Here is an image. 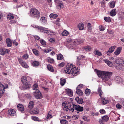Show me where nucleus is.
Returning <instances> with one entry per match:
<instances>
[{"mask_svg":"<svg viewBox=\"0 0 124 124\" xmlns=\"http://www.w3.org/2000/svg\"><path fill=\"white\" fill-rule=\"evenodd\" d=\"M94 70L96 72L98 77L101 78L104 81H108L110 78L113 72L109 71H101L95 69Z\"/></svg>","mask_w":124,"mask_h":124,"instance_id":"f257e3e1","label":"nucleus"},{"mask_svg":"<svg viewBox=\"0 0 124 124\" xmlns=\"http://www.w3.org/2000/svg\"><path fill=\"white\" fill-rule=\"evenodd\" d=\"M64 110L67 111L69 110L72 111V112L74 111V109L79 112H82L83 110V108L78 105L74 104L70 102L69 103L68 106H66L63 108Z\"/></svg>","mask_w":124,"mask_h":124,"instance_id":"f03ea898","label":"nucleus"},{"mask_svg":"<svg viewBox=\"0 0 124 124\" xmlns=\"http://www.w3.org/2000/svg\"><path fill=\"white\" fill-rule=\"evenodd\" d=\"M65 72L68 74H71L73 76H76L77 74V68L72 64L67 66L64 69Z\"/></svg>","mask_w":124,"mask_h":124,"instance_id":"7ed1b4c3","label":"nucleus"},{"mask_svg":"<svg viewBox=\"0 0 124 124\" xmlns=\"http://www.w3.org/2000/svg\"><path fill=\"white\" fill-rule=\"evenodd\" d=\"M115 67L117 70H122L124 67V60L120 59H116L115 61Z\"/></svg>","mask_w":124,"mask_h":124,"instance_id":"20e7f679","label":"nucleus"},{"mask_svg":"<svg viewBox=\"0 0 124 124\" xmlns=\"http://www.w3.org/2000/svg\"><path fill=\"white\" fill-rule=\"evenodd\" d=\"M30 16L32 17L38 19L40 17V15L39 11L35 8H32L30 11Z\"/></svg>","mask_w":124,"mask_h":124,"instance_id":"39448f33","label":"nucleus"},{"mask_svg":"<svg viewBox=\"0 0 124 124\" xmlns=\"http://www.w3.org/2000/svg\"><path fill=\"white\" fill-rule=\"evenodd\" d=\"M21 80L23 84V86L25 87V89H26L31 87V85L27 81V78L26 77H22L21 79Z\"/></svg>","mask_w":124,"mask_h":124,"instance_id":"423d86ee","label":"nucleus"},{"mask_svg":"<svg viewBox=\"0 0 124 124\" xmlns=\"http://www.w3.org/2000/svg\"><path fill=\"white\" fill-rule=\"evenodd\" d=\"M75 43V42L74 40L70 39L65 42L64 44L68 48L72 49Z\"/></svg>","mask_w":124,"mask_h":124,"instance_id":"0eeeda50","label":"nucleus"},{"mask_svg":"<svg viewBox=\"0 0 124 124\" xmlns=\"http://www.w3.org/2000/svg\"><path fill=\"white\" fill-rule=\"evenodd\" d=\"M116 46H114L110 47L109 48L108 50L107 51L106 54L108 55L109 56L113 52Z\"/></svg>","mask_w":124,"mask_h":124,"instance_id":"6e6552de","label":"nucleus"},{"mask_svg":"<svg viewBox=\"0 0 124 124\" xmlns=\"http://www.w3.org/2000/svg\"><path fill=\"white\" fill-rule=\"evenodd\" d=\"M36 27L38 28L40 32H41L46 33L48 31V29L42 27L36 26Z\"/></svg>","mask_w":124,"mask_h":124,"instance_id":"1a4fd4ad","label":"nucleus"},{"mask_svg":"<svg viewBox=\"0 0 124 124\" xmlns=\"http://www.w3.org/2000/svg\"><path fill=\"white\" fill-rule=\"evenodd\" d=\"M18 61L20 64L23 67L27 68H29V67L28 65H27L26 63L23 61L22 59H18Z\"/></svg>","mask_w":124,"mask_h":124,"instance_id":"9d476101","label":"nucleus"},{"mask_svg":"<svg viewBox=\"0 0 124 124\" xmlns=\"http://www.w3.org/2000/svg\"><path fill=\"white\" fill-rule=\"evenodd\" d=\"M33 94L37 99H40L42 98L41 93L39 90L34 92Z\"/></svg>","mask_w":124,"mask_h":124,"instance_id":"9b49d317","label":"nucleus"},{"mask_svg":"<svg viewBox=\"0 0 124 124\" xmlns=\"http://www.w3.org/2000/svg\"><path fill=\"white\" fill-rule=\"evenodd\" d=\"M40 21L41 23L43 25H45L47 23V19L45 17H42Z\"/></svg>","mask_w":124,"mask_h":124,"instance_id":"f8f14e48","label":"nucleus"},{"mask_svg":"<svg viewBox=\"0 0 124 124\" xmlns=\"http://www.w3.org/2000/svg\"><path fill=\"white\" fill-rule=\"evenodd\" d=\"M63 4L62 1L56 4V8L60 10L63 7Z\"/></svg>","mask_w":124,"mask_h":124,"instance_id":"ddd939ff","label":"nucleus"},{"mask_svg":"<svg viewBox=\"0 0 124 124\" xmlns=\"http://www.w3.org/2000/svg\"><path fill=\"white\" fill-rule=\"evenodd\" d=\"M122 49V47L117 48L116 50L114 52V54L116 55H118L120 54Z\"/></svg>","mask_w":124,"mask_h":124,"instance_id":"4468645a","label":"nucleus"},{"mask_svg":"<svg viewBox=\"0 0 124 124\" xmlns=\"http://www.w3.org/2000/svg\"><path fill=\"white\" fill-rule=\"evenodd\" d=\"M8 114L10 116H13L16 114V111L13 109H10L9 110L8 112Z\"/></svg>","mask_w":124,"mask_h":124,"instance_id":"2eb2a0df","label":"nucleus"},{"mask_svg":"<svg viewBox=\"0 0 124 124\" xmlns=\"http://www.w3.org/2000/svg\"><path fill=\"white\" fill-rule=\"evenodd\" d=\"M17 108L19 111H22L24 110V108L23 105L21 104H19L17 105Z\"/></svg>","mask_w":124,"mask_h":124,"instance_id":"dca6fc26","label":"nucleus"},{"mask_svg":"<svg viewBox=\"0 0 124 124\" xmlns=\"http://www.w3.org/2000/svg\"><path fill=\"white\" fill-rule=\"evenodd\" d=\"M98 92L99 96L101 98H102L104 96V95L103 92L101 90V87H98Z\"/></svg>","mask_w":124,"mask_h":124,"instance_id":"f3484780","label":"nucleus"},{"mask_svg":"<svg viewBox=\"0 0 124 124\" xmlns=\"http://www.w3.org/2000/svg\"><path fill=\"white\" fill-rule=\"evenodd\" d=\"M34 106V102L33 101H31L29 103L28 105V109H27V111L28 112L29 109V110L30 109H31Z\"/></svg>","mask_w":124,"mask_h":124,"instance_id":"a211bd4d","label":"nucleus"},{"mask_svg":"<svg viewBox=\"0 0 124 124\" xmlns=\"http://www.w3.org/2000/svg\"><path fill=\"white\" fill-rule=\"evenodd\" d=\"M6 42L8 47H11L12 46V43L11 40L9 38L6 39Z\"/></svg>","mask_w":124,"mask_h":124,"instance_id":"6ab92c4d","label":"nucleus"},{"mask_svg":"<svg viewBox=\"0 0 124 124\" xmlns=\"http://www.w3.org/2000/svg\"><path fill=\"white\" fill-rule=\"evenodd\" d=\"M28 112L29 113L31 114H36L39 113V111L38 109L32 111L31 109H30V110H29V109Z\"/></svg>","mask_w":124,"mask_h":124,"instance_id":"aec40b11","label":"nucleus"},{"mask_svg":"<svg viewBox=\"0 0 124 124\" xmlns=\"http://www.w3.org/2000/svg\"><path fill=\"white\" fill-rule=\"evenodd\" d=\"M66 91L67 94L69 96L71 97L73 95V93L72 90L69 89H67L66 90Z\"/></svg>","mask_w":124,"mask_h":124,"instance_id":"412c9836","label":"nucleus"},{"mask_svg":"<svg viewBox=\"0 0 124 124\" xmlns=\"http://www.w3.org/2000/svg\"><path fill=\"white\" fill-rule=\"evenodd\" d=\"M66 82V80L65 78H60V84L62 86L64 85Z\"/></svg>","mask_w":124,"mask_h":124,"instance_id":"4be33fe9","label":"nucleus"},{"mask_svg":"<svg viewBox=\"0 0 124 124\" xmlns=\"http://www.w3.org/2000/svg\"><path fill=\"white\" fill-rule=\"evenodd\" d=\"M75 100L78 103L81 104L83 102V99L82 98H79L78 97H77L75 98Z\"/></svg>","mask_w":124,"mask_h":124,"instance_id":"5701e85b","label":"nucleus"},{"mask_svg":"<svg viewBox=\"0 0 124 124\" xmlns=\"http://www.w3.org/2000/svg\"><path fill=\"white\" fill-rule=\"evenodd\" d=\"M104 62L106 63L107 64L109 67H112L113 66V65L112 63L110 61L107 60H104Z\"/></svg>","mask_w":124,"mask_h":124,"instance_id":"b1692460","label":"nucleus"},{"mask_svg":"<svg viewBox=\"0 0 124 124\" xmlns=\"http://www.w3.org/2000/svg\"><path fill=\"white\" fill-rule=\"evenodd\" d=\"M78 27L79 30H81L84 29V25L83 23H79L78 25Z\"/></svg>","mask_w":124,"mask_h":124,"instance_id":"393cba45","label":"nucleus"},{"mask_svg":"<svg viewBox=\"0 0 124 124\" xmlns=\"http://www.w3.org/2000/svg\"><path fill=\"white\" fill-rule=\"evenodd\" d=\"M47 67L48 69L51 72H53L54 71V70L53 67L50 64H48L47 65Z\"/></svg>","mask_w":124,"mask_h":124,"instance_id":"a878e982","label":"nucleus"},{"mask_svg":"<svg viewBox=\"0 0 124 124\" xmlns=\"http://www.w3.org/2000/svg\"><path fill=\"white\" fill-rule=\"evenodd\" d=\"M101 118V120L103 121H104L105 122H107L109 119V117L106 115L102 117Z\"/></svg>","mask_w":124,"mask_h":124,"instance_id":"bb28decb","label":"nucleus"},{"mask_svg":"<svg viewBox=\"0 0 124 124\" xmlns=\"http://www.w3.org/2000/svg\"><path fill=\"white\" fill-rule=\"evenodd\" d=\"M7 18L8 19L11 20L13 19L14 18V16L12 14L10 13L7 15Z\"/></svg>","mask_w":124,"mask_h":124,"instance_id":"cd10ccee","label":"nucleus"},{"mask_svg":"<svg viewBox=\"0 0 124 124\" xmlns=\"http://www.w3.org/2000/svg\"><path fill=\"white\" fill-rule=\"evenodd\" d=\"M116 14V9L112 10L110 13V15L112 16H114Z\"/></svg>","mask_w":124,"mask_h":124,"instance_id":"c85d7f7f","label":"nucleus"},{"mask_svg":"<svg viewBox=\"0 0 124 124\" xmlns=\"http://www.w3.org/2000/svg\"><path fill=\"white\" fill-rule=\"evenodd\" d=\"M115 80L117 83H119L121 81L122 79L119 76H116L115 77Z\"/></svg>","mask_w":124,"mask_h":124,"instance_id":"c756f323","label":"nucleus"},{"mask_svg":"<svg viewBox=\"0 0 124 124\" xmlns=\"http://www.w3.org/2000/svg\"><path fill=\"white\" fill-rule=\"evenodd\" d=\"M82 60L80 58L78 57L77 58V64L78 65H80L81 64Z\"/></svg>","mask_w":124,"mask_h":124,"instance_id":"7c9ffc66","label":"nucleus"},{"mask_svg":"<svg viewBox=\"0 0 124 124\" xmlns=\"http://www.w3.org/2000/svg\"><path fill=\"white\" fill-rule=\"evenodd\" d=\"M33 53L36 55L38 56L39 54V52L37 50L34 49L32 50Z\"/></svg>","mask_w":124,"mask_h":124,"instance_id":"2f4dec72","label":"nucleus"},{"mask_svg":"<svg viewBox=\"0 0 124 124\" xmlns=\"http://www.w3.org/2000/svg\"><path fill=\"white\" fill-rule=\"evenodd\" d=\"M77 93L79 95H82L83 94V93L82 91L79 89H76Z\"/></svg>","mask_w":124,"mask_h":124,"instance_id":"473e14b6","label":"nucleus"},{"mask_svg":"<svg viewBox=\"0 0 124 124\" xmlns=\"http://www.w3.org/2000/svg\"><path fill=\"white\" fill-rule=\"evenodd\" d=\"M102 99V103L104 104L108 103L109 102V101L108 100H106L104 97V96Z\"/></svg>","mask_w":124,"mask_h":124,"instance_id":"72a5a7b5","label":"nucleus"},{"mask_svg":"<svg viewBox=\"0 0 124 124\" xmlns=\"http://www.w3.org/2000/svg\"><path fill=\"white\" fill-rule=\"evenodd\" d=\"M91 48L90 46H87L84 48L83 49L85 51H89L91 50Z\"/></svg>","mask_w":124,"mask_h":124,"instance_id":"f704fd0d","label":"nucleus"},{"mask_svg":"<svg viewBox=\"0 0 124 124\" xmlns=\"http://www.w3.org/2000/svg\"><path fill=\"white\" fill-rule=\"evenodd\" d=\"M91 92L90 89H86L85 91V93L86 95H89Z\"/></svg>","mask_w":124,"mask_h":124,"instance_id":"c9c22d12","label":"nucleus"},{"mask_svg":"<svg viewBox=\"0 0 124 124\" xmlns=\"http://www.w3.org/2000/svg\"><path fill=\"white\" fill-rule=\"evenodd\" d=\"M87 27L88 28V31L89 32H91L92 28H91V25L90 23H88Z\"/></svg>","mask_w":124,"mask_h":124,"instance_id":"e433bc0d","label":"nucleus"},{"mask_svg":"<svg viewBox=\"0 0 124 124\" xmlns=\"http://www.w3.org/2000/svg\"><path fill=\"white\" fill-rule=\"evenodd\" d=\"M39 64V62L37 61H34L32 63V65L34 66H38Z\"/></svg>","mask_w":124,"mask_h":124,"instance_id":"4c0bfd02","label":"nucleus"},{"mask_svg":"<svg viewBox=\"0 0 124 124\" xmlns=\"http://www.w3.org/2000/svg\"><path fill=\"white\" fill-rule=\"evenodd\" d=\"M69 34V33L68 31L66 30L63 31L62 33V35L63 36H67Z\"/></svg>","mask_w":124,"mask_h":124,"instance_id":"58836bf2","label":"nucleus"},{"mask_svg":"<svg viewBox=\"0 0 124 124\" xmlns=\"http://www.w3.org/2000/svg\"><path fill=\"white\" fill-rule=\"evenodd\" d=\"M94 54L96 55L99 56H101L102 55L101 53L99 51L97 50H96L94 51Z\"/></svg>","mask_w":124,"mask_h":124,"instance_id":"ea45409f","label":"nucleus"},{"mask_svg":"<svg viewBox=\"0 0 124 124\" xmlns=\"http://www.w3.org/2000/svg\"><path fill=\"white\" fill-rule=\"evenodd\" d=\"M49 16L51 18L56 19L58 15L56 14H51Z\"/></svg>","mask_w":124,"mask_h":124,"instance_id":"a19ab883","label":"nucleus"},{"mask_svg":"<svg viewBox=\"0 0 124 124\" xmlns=\"http://www.w3.org/2000/svg\"><path fill=\"white\" fill-rule=\"evenodd\" d=\"M47 60L48 62L51 63H53L54 62V60L50 57H48L47 58Z\"/></svg>","mask_w":124,"mask_h":124,"instance_id":"79ce46f5","label":"nucleus"},{"mask_svg":"<svg viewBox=\"0 0 124 124\" xmlns=\"http://www.w3.org/2000/svg\"><path fill=\"white\" fill-rule=\"evenodd\" d=\"M57 58L58 60H61L63 59V56L62 54H59L57 56Z\"/></svg>","mask_w":124,"mask_h":124,"instance_id":"37998d69","label":"nucleus"},{"mask_svg":"<svg viewBox=\"0 0 124 124\" xmlns=\"http://www.w3.org/2000/svg\"><path fill=\"white\" fill-rule=\"evenodd\" d=\"M60 123L61 124H68V122L67 121L62 119L60 120Z\"/></svg>","mask_w":124,"mask_h":124,"instance_id":"c03bdc74","label":"nucleus"},{"mask_svg":"<svg viewBox=\"0 0 124 124\" xmlns=\"http://www.w3.org/2000/svg\"><path fill=\"white\" fill-rule=\"evenodd\" d=\"M115 3L114 1H113L110 3L109 6L111 8H113L115 6Z\"/></svg>","mask_w":124,"mask_h":124,"instance_id":"a18cd8bd","label":"nucleus"},{"mask_svg":"<svg viewBox=\"0 0 124 124\" xmlns=\"http://www.w3.org/2000/svg\"><path fill=\"white\" fill-rule=\"evenodd\" d=\"M33 89L34 90H36V91L37 90H38V85L37 84H34L33 86Z\"/></svg>","mask_w":124,"mask_h":124,"instance_id":"49530a36","label":"nucleus"},{"mask_svg":"<svg viewBox=\"0 0 124 124\" xmlns=\"http://www.w3.org/2000/svg\"><path fill=\"white\" fill-rule=\"evenodd\" d=\"M5 48H1L0 49V50L1 54L3 55L5 53Z\"/></svg>","mask_w":124,"mask_h":124,"instance_id":"de8ad7c7","label":"nucleus"},{"mask_svg":"<svg viewBox=\"0 0 124 124\" xmlns=\"http://www.w3.org/2000/svg\"><path fill=\"white\" fill-rule=\"evenodd\" d=\"M104 19L105 21L107 22H110L111 20L110 17H104Z\"/></svg>","mask_w":124,"mask_h":124,"instance_id":"09e8293b","label":"nucleus"},{"mask_svg":"<svg viewBox=\"0 0 124 124\" xmlns=\"http://www.w3.org/2000/svg\"><path fill=\"white\" fill-rule=\"evenodd\" d=\"M40 42L41 44L43 45H45L46 44V41L43 39H41L40 40Z\"/></svg>","mask_w":124,"mask_h":124,"instance_id":"8fccbe9b","label":"nucleus"},{"mask_svg":"<svg viewBox=\"0 0 124 124\" xmlns=\"http://www.w3.org/2000/svg\"><path fill=\"white\" fill-rule=\"evenodd\" d=\"M60 19L59 18H58L56 20L55 22V23L57 25L59 26L60 25V23L59 22H60Z\"/></svg>","mask_w":124,"mask_h":124,"instance_id":"3c124183","label":"nucleus"},{"mask_svg":"<svg viewBox=\"0 0 124 124\" xmlns=\"http://www.w3.org/2000/svg\"><path fill=\"white\" fill-rule=\"evenodd\" d=\"M22 57L23 59H27L29 57V55L28 54H24L23 56Z\"/></svg>","mask_w":124,"mask_h":124,"instance_id":"603ef678","label":"nucleus"},{"mask_svg":"<svg viewBox=\"0 0 124 124\" xmlns=\"http://www.w3.org/2000/svg\"><path fill=\"white\" fill-rule=\"evenodd\" d=\"M52 50V48H49V49H47L44 50V51L46 53H48V52H50Z\"/></svg>","mask_w":124,"mask_h":124,"instance_id":"864d4df0","label":"nucleus"},{"mask_svg":"<svg viewBox=\"0 0 124 124\" xmlns=\"http://www.w3.org/2000/svg\"><path fill=\"white\" fill-rule=\"evenodd\" d=\"M32 118L33 120L35 121H39V119L38 117L36 116L32 117Z\"/></svg>","mask_w":124,"mask_h":124,"instance_id":"5fc2aeb1","label":"nucleus"},{"mask_svg":"<svg viewBox=\"0 0 124 124\" xmlns=\"http://www.w3.org/2000/svg\"><path fill=\"white\" fill-rule=\"evenodd\" d=\"M100 30L101 31H103L105 30L104 27L102 26H100L99 27Z\"/></svg>","mask_w":124,"mask_h":124,"instance_id":"6e6d98bb","label":"nucleus"},{"mask_svg":"<svg viewBox=\"0 0 124 124\" xmlns=\"http://www.w3.org/2000/svg\"><path fill=\"white\" fill-rule=\"evenodd\" d=\"M52 117V115L50 114V112L48 113L47 115L46 118L47 119H49Z\"/></svg>","mask_w":124,"mask_h":124,"instance_id":"4d7b16f0","label":"nucleus"},{"mask_svg":"<svg viewBox=\"0 0 124 124\" xmlns=\"http://www.w3.org/2000/svg\"><path fill=\"white\" fill-rule=\"evenodd\" d=\"M25 97L28 99L31 98V96L29 94H26L25 95Z\"/></svg>","mask_w":124,"mask_h":124,"instance_id":"13d9d810","label":"nucleus"},{"mask_svg":"<svg viewBox=\"0 0 124 124\" xmlns=\"http://www.w3.org/2000/svg\"><path fill=\"white\" fill-rule=\"evenodd\" d=\"M55 33L51 31L48 30L46 34L48 35L54 34Z\"/></svg>","mask_w":124,"mask_h":124,"instance_id":"bf43d9fd","label":"nucleus"},{"mask_svg":"<svg viewBox=\"0 0 124 124\" xmlns=\"http://www.w3.org/2000/svg\"><path fill=\"white\" fill-rule=\"evenodd\" d=\"M83 87V85L82 84H80L77 87L76 89H79V88H81Z\"/></svg>","mask_w":124,"mask_h":124,"instance_id":"052dcab7","label":"nucleus"},{"mask_svg":"<svg viewBox=\"0 0 124 124\" xmlns=\"http://www.w3.org/2000/svg\"><path fill=\"white\" fill-rule=\"evenodd\" d=\"M100 113L101 114H103L106 113V111L104 110L103 109H101L100 110Z\"/></svg>","mask_w":124,"mask_h":124,"instance_id":"680f3d73","label":"nucleus"},{"mask_svg":"<svg viewBox=\"0 0 124 124\" xmlns=\"http://www.w3.org/2000/svg\"><path fill=\"white\" fill-rule=\"evenodd\" d=\"M116 107L118 109L121 108L122 107V106L119 104H117L116 105Z\"/></svg>","mask_w":124,"mask_h":124,"instance_id":"e2e57ef3","label":"nucleus"},{"mask_svg":"<svg viewBox=\"0 0 124 124\" xmlns=\"http://www.w3.org/2000/svg\"><path fill=\"white\" fill-rule=\"evenodd\" d=\"M34 38H35V40H38L40 39V38L38 36H35Z\"/></svg>","mask_w":124,"mask_h":124,"instance_id":"0e129e2a","label":"nucleus"},{"mask_svg":"<svg viewBox=\"0 0 124 124\" xmlns=\"http://www.w3.org/2000/svg\"><path fill=\"white\" fill-rule=\"evenodd\" d=\"M13 43L14 45H15L16 46H17L18 45V43L16 42L15 40H14L13 41Z\"/></svg>","mask_w":124,"mask_h":124,"instance_id":"69168bd1","label":"nucleus"},{"mask_svg":"<svg viewBox=\"0 0 124 124\" xmlns=\"http://www.w3.org/2000/svg\"><path fill=\"white\" fill-rule=\"evenodd\" d=\"M55 39H54L51 38L49 39V41L51 42H54L55 41Z\"/></svg>","mask_w":124,"mask_h":124,"instance_id":"338daca9","label":"nucleus"},{"mask_svg":"<svg viewBox=\"0 0 124 124\" xmlns=\"http://www.w3.org/2000/svg\"><path fill=\"white\" fill-rule=\"evenodd\" d=\"M64 63L63 62H62L59 65V66L60 67H62L64 66Z\"/></svg>","mask_w":124,"mask_h":124,"instance_id":"774afa93","label":"nucleus"}]
</instances>
